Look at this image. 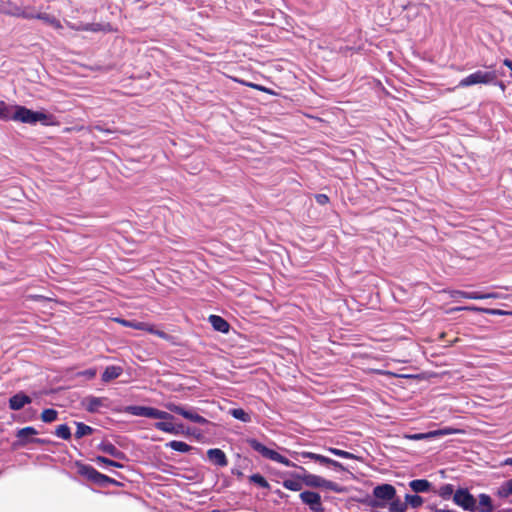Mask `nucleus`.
<instances>
[{
  "mask_svg": "<svg viewBox=\"0 0 512 512\" xmlns=\"http://www.w3.org/2000/svg\"><path fill=\"white\" fill-rule=\"evenodd\" d=\"M288 475L290 478L282 482L283 487L295 492L301 491L304 484L301 478H297V476H301V473H288Z\"/></svg>",
  "mask_w": 512,
  "mask_h": 512,
  "instance_id": "6ab92c4d",
  "label": "nucleus"
},
{
  "mask_svg": "<svg viewBox=\"0 0 512 512\" xmlns=\"http://www.w3.org/2000/svg\"><path fill=\"white\" fill-rule=\"evenodd\" d=\"M207 458L208 460L218 466V467H225L228 465V459L226 457V454L223 450L219 448H211L207 451Z\"/></svg>",
  "mask_w": 512,
  "mask_h": 512,
  "instance_id": "ddd939ff",
  "label": "nucleus"
},
{
  "mask_svg": "<svg viewBox=\"0 0 512 512\" xmlns=\"http://www.w3.org/2000/svg\"><path fill=\"white\" fill-rule=\"evenodd\" d=\"M328 451L330 453H332L333 455L335 456H338L340 458H344V459H356V456L351 453V452H348V451H345V450H341V449H338V448H334V447H330L328 449Z\"/></svg>",
  "mask_w": 512,
  "mask_h": 512,
  "instance_id": "ea45409f",
  "label": "nucleus"
},
{
  "mask_svg": "<svg viewBox=\"0 0 512 512\" xmlns=\"http://www.w3.org/2000/svg\"><path fill=\"white\" fill-rule=\"evenodd\" d=\"M500 466H512V457H508L501 461Z\"/></svg>",
  "mask_w": 512,
  "mask_h": 512,
  "instance_id": "864d4df0",
  "label": "nucleus"
},
{
  "mask_svg": "<svg viewBox=\"0 0 512 512\" xmlns=\"http://www.w3.org/2000/svg\"><path fill=\"white\" fill-rule=\"evenodd\" d=\"M126 412L138 417H147L151 419L173 420L174 416L166 411L159 410L150 406L131 405L126 407Z\"/></svg>",
  "mask_w": 512,
  "mask_h": 512,
  "instance_id": "423d86ee",
  "label": "nucleus"
},
{
  "mask_svg": "<svg viewBox=\"0 0 512 512\" xmlns=\"http://www.w3.org/2000/svg\"><path fill=\"white\" fill-rule=\"evenodd\" d=\"M467 295H468V292L467 291H462V290H452L450 292V296L454 299H457V298H465L467 299Z\"/></svg>",
  "mask_w": 512,
  "mask_h": 512,
  "instance_id": "37998d69",
  "label": "nucleus"
},
{
  "mask_svg": "<svg viewBox=\"0 0 512 512\" xmlns=\"http://www.w3.org/2000/svg\"><path fill=\"white\" fill-rule=\"evenodd\" d=\"M95 130H98V131H101V132H105V133H112L113 131L111 129H108V128H104L103 126L101 125H96L94 127Z\"/></svg>",
  "mask_w": 512,
  "mask_h": 512,
  "instance_id": "603ef678",
  "label": "nucleus"
},
{
  "mask_svg": "<svg viewBox=\"0 0 512 512\" xmlns=\"http://www.w3.org/2000/svg\"><path fill=\"white\" fill-rule=\"evenodd\" d=\"M405 502L407 503V507L410 506L413 509H418L422 506L424 499L418 494H406Z\"/></svg>",
  "mask_w": 512,
  "mask_h": 512,
  "instance_id": "7c9ffc66",
  "label": "nucleus"
},
{
  "mask_svg": "<svg viewBox=\"0 0 512 512\" xmlns=\"http://www.w3.org/2000/svg\"><path fill=\"white\" fill-rule=\"evenodd\" d=\"M373 498L367 500L372 508H385L387 504L397 495L396 488L388 483L375 486L372 491Z\"/></svg>",
  "mask_w": 512,
  "mask_h": 512,
  "instance_id": "f03ea898",
  "label": "nucleus"
},
{
  "mask_svg": "<svg viewBox=\"0 0 512 512\" xmlns=\"http://www.w3.org/2000/svg\"><path fill=\"white\" fill-rule=\"evenodd\" d=\"M456 490H454V486L452 484H444L442 485L438 491L437 494L443 499V500H449L451 497L453 498L454 493Z\"/></svg>",
  "mask_w": 512,
  "mask_h": 512,
  "instance_id": "2f4dec72",
  "label": "nucleus"
},
{
  "mask_svg": "<svg viewBox=\"0 0 512 512\" xmlns=\"http://www.w3.org/2000/svg\"><path fill=\"white\" fill-rule=\"evenodd\" d=\"M303 504L308 506L312 512H324L321 496L318 492L305 490L299 495Z\"/></svg>",
  "mask_w": 512,
  "mask_h": 512,
  "instance_id": "9b49d317",
  "label": "nucleus"
},
{
  "mask_svg": "<svg viewBox=\"0 0 512 512\" xmlns=\"http://www.w3.org/2000/svg\"><path fill=\"white\" fill-rule=\"evenodd\" d=\"M98 449L118 460H126V454L109 441H102Z\"/></svg>",
  "mask_w": 512,
  "mask_h": 512,
  "instance_id": "2eb2a0df",
  "label": "nucleus"
},
{
  "mask_svg": "<svg viewBox=\"0 0 512 512\" xmlns=\"http://www.w3.org/2000/svg\"><path fill=\"white\" fill-rule=\"evenodd\" d=\"M75 465L77 467V472L79 475L85 477L87 480L91 481L92 483H95V481L97 480L99 471H97L93 466L79 462V461H77L75 463Z\"/></svg>",
  "mask_w": 512,
  "mask_h": 512,
  "instance_id": "dca6fc26",
  "label": "nucleus"
},
{
  "mask_svg": "<svg viewBox=\"0 0 512 512\" xmlns=\"http://www.w3.org/2000/svg\"><path fill=\"white\" fill-rule=\"evenodd\" d=\"M230 415L244 423L251 422V415L242 408H233L229 411Z\"/></svg>",
  "mask_w": 512,
  "mask_h": 512,
  "instance_id": "c85d7f7f",
  "label": "nucleus"
},
{
  "mask_svg": "<svg viewBox=\"0 0 512 512\" xmlns=\"http://www.w3.org/2000/svg\"><path fill=\"white\" fill-rule=\"evenodd\" d=\"M479 505H477L478 509L476 511L478 512H493L494 511V505L492 503V499L490 495L486 493H481L478 496Z\"/></svg>",
  "mask_w": 512,
  "mask_h": 512,
  "instance_id": "5701e85b",
  "label": "nucleus"
},
{
  "mask_svg": "<svg viewBox=\"0 0 512 512\" xmlns=\"http://www.w3.org/2000/svg\"><path fill=\"white\" fill-rule=\"evenodd\" d=\"M409 487L415 494L428 493L432 489V483L427 479H414L409 482Z\"/></svg>",
  "mask_w": 512,
  "mask_h": 512,
  "instance_id": "412c9836",
  "label": "nucleus"
},
{
  "mask_svg": "<svg viewBox=\"0 0 512 512\" xmlns=\"http://www.w3.org/2000/svg\"><path fill=\"white\" fill-rule=\"evenodd\" d=\"M297 478H301L303 484L307 487L324 488L336 493L341 492V488L337 483L327 480L319 475L309 473L307 470H303L301 476H297Z\"/></svg>",
  "mask_w": 512,
  "mask_h": 512,
  "instance_id": "0eeeda50",
  "label": "nucleus"
},
{
  "mask_svg": "<svg viewBox=\"0 0 512 512\" xmlns=\"http://www.w3.org/2000/svg\"><path fill=\"white\" fill-rule=\"evenodd\" d=\"M0 120L14 121V105H9L4 101H0Z\"/></svg>",
  "mask_w": 512,
  "mask_h": 512,
  "instance_id": "b1692460",
  "label": "nucleus"
},
{
  "mask_svg": "<svg viewBox=\"0 0 512 512\" xmlns=\"http://www.w3.org/2000/svg\"><path fill=\"white\" fill-rule=\"evenodd\" d=\"M24 7L9 3L7 7L3 9V12L9 16L20 18L21 12Z\"/></svg>",
  "mask_w": 512,
  "mask_h": 512,
  "instance_id": "4c0bfd02",
  "label": "nucleus"
},
{
  "mask_svg": "<svg viewBox=\"0 0 512 512\" xmlns=\"http://www.w3.org/2000/svg\"><path fill=\"white\" fill-rule=\"evenodd\" d=\"M171 421L172 420H164V421L156 422L154 424V427H155V429H157L159 431H162V432H165L168 434H172V432H175V429H174V424Z\"/></svg>",
  "mask_w": 512,
  "mask_h": 512,
  "instance_id": "f704fd0d",
  "label": "nucleus"
},
{
  "mask_svg": "<svg viewBox=\"0 0 512 512\" xmlns=\"http://www.w3.org/2000/svg\"><path fill=\"white\" fill-rule=\"evenodd\" d=\"M512 512V511H511Z\"/></svg>",
  "mask_w": 512,
  "mask_h": 512,
  "instance_id": "680f3d73",
  "label": "nucleus"
},
{
  "mask_svg": "<svg viewBox=\"0 0 512 512\" xmlns=\"http://www.w3.org/2000/svg\"><path fill=\"white\" fill-rule=\"evenodd\" d=\"M175 432H172L173 435H178L184 433V425L183 424H174Z\"/></svg>",
  "mask_w": 512,
  "mask_h": 512,
  "instance_id": "09e8293b",
  "label": "nucleus"
},
{
  "mask_svg": "<svg viewBox=\"0 0 512 512\" xmlns=\"http://www.w3.org/2000/svg\"><path fill=\"white\" fill-rule=\"evenodd\" d=\"M249 480L258 485L259 487L261 488H264V489H269L270 488V485L268 483V481L265 479V477L263 475H261L260 473H255V474H252L250 477H249Z\"/></svg>",
  "mask_w": 512,
  "mask_h": 512,
  "instance_id": "e433bc0d",
  "label": "nucleus"
},
{
  "mask_svg": "<svg viewBox=\"0 0 512 512\" xmlns=\"http://www.w3.org/2000/svg\"><path fill=\"white\" fill-rule=\"evenodd\" d=\"M503 64L512 71V60L506 58L503 60Z\"/></svg>",
  "mask_w": 512,
  "mask_h": 512,
  "instance_id": "5fc2aeb1",
  "label": "nucleus"
},
{
  "mask_svg": "<svg viewBox=\"0 0 512 512\" xmlns=\"http://www.w3.org/2000/svg\"><path fill=\"white\" fill-rule=\"evenodd\" d=\"M38 12H35L34 9L30 8V7H24L22 12H21V15H20V18H23V19H36V16Z\"/></svg>",
  "mask_w": 512,
  "mask_h": 512,
  "instance_id": "a19ab883",
  "label": "nucleus"
},
{
  "mask_svg": "<svg viewBox=\"0 0 512 512\" xmlns=\"http://www.w3.org/2000/svg\"><path fill=\"white\" fill-rule=\"evenodd\" d=\"M500 295L498 293H484V299H498Z\"/></svg>",
  "mask_w": 512,
  "mask_h": 512,
  "instance_id": "3c124183",
  "label": "nucleus"
},
{
  "mask_svg": "<svg viewBox=\"0 0 512 512\" xmlns=\"http://www.w3.org/2000/svg\"><path fill=\"white\" fill-rule=\"evenodd\" d=\"M83 31L96 32L99 30V24L88 23L81 27Z\"/></svg>",
  "mask_w": 512,
  "mask_h": 512,
  "instance_id": "49530a36",
  "label": "nucleus"
},
{
  "mask_svg": "<svg viewBox=\"0 0 512 512\" xmlns=\"http://www.w3.org/2000/svg\"><path fill=\"white\" fill-rule=\"evenodd\" d=\"M97 374V371L95 368H89L82 372H80V375L84 376L87 379H93Z\"/></svg>",
  "mask_w": 512,
  "mask_h": 512,
  "instance_id": "c03bdc74",
  "label": "nucleus"
},
{
  "mask_svg": "<svg viewBox=\"0 0 512 512\" xmlns=\"http://www.w3.org/2000/svg\"><path fill=\"white\" fill-rule=\"evenodd\" d=\"M247 444L251 449L259 453L263 458L275 461L277 463H281L286 467H297L296 463L292 462L291 460L281 455L277 451L265 446L263 443H261L255 438H248Z\"/></svg>",
  "mask_w": 512,
  "mask_h": 512,
  "instance_id": "20e7f679",
  "label": "nucleus"
},
{
  "mask_svg": "<svg viewBox=\"0 0 512 512\" xmlns=\"http://www.w3.org/2000/svg\"><path fill=\"white\" fill-rule=\"evenodd\" d=\"M247 86L251 87V88H254L256 90H259V91H267V89L259 84H253V83H246Z\"/></svg>",
  "mask_w": 512,
  "mask_h": 512,
  "instance_id": "8fccbe9b",
  "label": "nucleus"
},
{
  "mask_svg": "<svg viewBox=\"0 0 512 512\" xmlns=\"http://www.w3.org/2000/svg\"><path fill=\"white\" fill-rule=\"evenodd\" d=\"M54 434L63 440H69L72 436L71 429L67 424H60L56 427Z\"/></svg>",
  "mask_w": 512,
  "mask_h": 512,
  "instance_id": "473e14b6",
  "label": "nucleus"
},
{
  "mask_svg": "<svg viewBox=\"0 0 512 512\" xmlns=\"http://www.w3.org/2000/svg\"><path fill=\"white\" fill-rule=\"evenodd\" d=\"M291 457L299 462L306 463L305 460L308 459V460H311L314 463H316L320 466H323V467L334 468V469L340 470V471H346V468L343 466L342 463H340L336 460H333L329 457L323 456L321 454L314 453V452L294 451V452H291Z\"/></svg>",
  "mask_w": 512,
  "mask_h": 512,
  "instance_id": "7ed1b4c3",
  "label": "nucleus"
},
{
  "mask_svg": "<svg viewBox=\"0 0 512 512\" xmlns=\"http://www.w3.org/2000/svg\"><path fill=\"white\" fill-rule=\"evenodd\" d=\"M38 431L32 427L27 426L22 429H19L16 433V437L18 438V445L19 446H26L29 443L38 444V445H44L49 444L51 441L49 439L44 438H33L31 436L37 435Z\"/></svg>",
  "mask_w": 512,
  "mask_h": 512,
  "instance_id": "9d476101",
  "label": "nucleus"
},
{
  "mask_svg": "<svg viewBox=\"0 0 512 512\" xmlns=\"http://www.w3.org/2000/svg\"><path fill=\"white\" fill-rule=\"evenodd\" d=\"M168 411L181 415L185 419L200 425H206L209 421L197 413V408L191 406H184L176 404L174 402H168L165 404Z\"/></svg>",
  "mask_w": 512,
  "mask_h": 512,
  "instance_id": "39448f33",
  "label": "nucleus"
},
{
  "mask_svg": "<svg viewBox=\"0 0 512 512\" xmlns=\"http://www.w3.org/2000/svg\"><path fill=\"white\" fill-rule=\"evenodd\" d=\"M82 404L89 413H97L100 412L101 408H108L109 399L90 395L83 399Z\"/></svg>",
  "mask_w": 512,
  "mask_h": 512,
  "instance_id": "f8f14e48",
  "label": "nucleus"
},
{
  "mask_svg": "<svg viewBox=\"0 0 512 512\" xmlns=\"http://www.w3.org/2000/svg\"><path fill=\"white\" fill-rule=\"evenodd\" d=\"M14 121L29 125L40 123L43 126L57 124L56 117L53 114L44 111H34L22 105H14Z\"/></svg>",
  "mask_w": 512,
  "mask_h": 512,
  "instance_id": "f257e3e1",
  "label": "nucleus"
},
{
  "mask_svg": "<svg viewBox=\"0 0 512 512\" xmlns=\"http://www.w3.org/2000/svg\"><path fill=\"white\" fill-rule=\"evenodd\" d=\"M209 322L215 331L221 333L229 332L230 324L223 317L219 315H210Z\"/></svg>",
  "mask_w": 512,
  "mask_h": 512,
  "instance_id": "4be33fe9",
  "label": "nucleus"
},
{
  "mask_svg": "<svg viewBox=\"0 0 512 512\" xmlns=\"http://www.w3.org/2000/svg\"><path fill=\"white\" fill-rule=\"evenodd\" d=\"M115 321L120 323L124 327L134 328V329H137V330H144L145 329V325H146L143 322H138V321H133V320H126V319H123V318H116Z\"/></svg>",
  "mask_w": 512,
  "mask_h": 512,
  "instance_id": "72a5a7b5",
  "label": "nucleus"
},
{
  "mask_svg": "<svg viewBox=\"0 0 512 512\" xmlns=\"http://www.w3.org/2000/svg\"><path fill=\"white\" fill-rule=\"evenodd\" d=\"M494 495L501 500H508L512 504V478L502 482L497 487Z\"/></svg>",
  "mask_w": 512,
  "mask_h": 512,
  "instance_id": "f3484780",
  "label": "nucleus"
},
{
  "mask_svg": "<svg viewBox=\"0 0 512 512\" xmlns=\"http://www.w3.org/2000/svg\"><path fill=\"white\" fill-rule=\"evenodd\" d=\"M157 334H158L159 336H161V337H163V336H164V332H157Z\"/></svg>",
  "mask_w": 512,
  "mask_h": 512,
  "instance_id": "052dcab7",
  "label": "nucleus"
},
{
  "mask_svg": "<svg viewBox=\"0 0 512 512\" xmlns=\"http://www.w3.org/2000/svg\"><path fill=\"white\" fill-rule=\"evenodd\" d=\"M459 310L477 311V312H482V313H485L488 315H493V316H502V315L508 314V312L501 310V309L481 308V307H476V306H468V307H464V308H459Z\"/></svg>",
  "mask_w": 512,
  "mask_h": 512,
  "instance_id": "393cba45",
  "label": "nucleus"
},
{
  "mask_svg": "<svg viewBox=\"0 0 512 512\" xmlns=\"http://www.w3.org/2000/svg\"><path fill=\"white\" fill-rule=\"evenodd\" d=\"M109 485H113V486H121V483L118 482L117 480L111 478V482H108V486Z\"/></svg>",
  "mask_w": 512,
  "mask_h": 512,
  "instance_id": "6e6d98bb",
  "label": "nucleus"
},
{
  "mask_svg": "<svg viewBox=\"0 0 512 512\" xmlns=\"http://www.w3.org/2000/svg\"><path fill=\"white\" fill-rule=\"evenodd\" d=\"M388 510L389 512H406L407 511V503L404 501H401L397 495L393 500H391L388 504Z\"/></svg>",
  "mask_w": 512,
  "mask_h": 512,
  "instance_id": "bb28decb",
  "label": "nucleus"
},
{
  "mask_svg": "<svg viewBox=\"0 0 512 512\" xmlns=\"http://www.w3.org/2000/svg\"><path fill=\"white\" fill-rule=\"evenodd\" d=\"M315 201L319 205H326L329 202V197L326 194H316L315 195Z\"/></svg>",
  "mask_w": 512,
  "mask_h": 512,
  "instance_id": "a18cd8bd",
  "label": "nucleus"
},
{
  "mask_svg": "<svg viewBox=\"0 0 512 512\" xmlns=\"http://www.w3.org/2000/svg\"><path fill=\"white\" fill-rule=\"evenodd\" d=\"M76 424V433H75V437L77 439H80L84 436H88V435H91L94 431V428H92L91 426L89 425H86L85 423L83 422H75Z\"/></svg>",
  "mask_w": 512,
  "mask_h": 512,
  "instance_id": "c756f323",
  "label": "nucleus"
},
{
  "mask_svg": "<svg viewBox=\"0 0 512 512\" xmlns=\"http://www.w3.org/2000/svg\"><path fill=\"white\" fill-rule=\"evenodd\" d=\"M467 299H475V300L484 299V293L468 292Z\"/></svg>",
  "mask_w": 512,
  "mask_h": 512,
  "instance_id": "de8ad7c7",
  "label": "nucleus"
},
{
  "mask_svg": "<svg viewBox=\"0 0 512 512\" xmlns=\"http://www.w3.org/2000/svg\"><path fill=\"white\" fill-rule=\"evenodd\" d=\"M58 417V412L53 408L44 409L41 413V420L45 423H52Z\"/></svg>",
  "mask_w": 512,
  "mask_h": 512,
  "instance_id": "c9c22d12",
  "label": "nucleus"
},
{
  "mask_svg": "<svg viewBox=\"0 0 512 512\" xmlns=\"http://www.w3.org/2000/svg\"><path fill=\"white\" fill-rule=\"evenodd\" d=\"M97 464H103L105 466L115 467V468H123L124 465L118 461L111 460L104 456H97L95 458Z\"/></svg>",
  "mask_w": 512,
  "mask_h": 512,
  "instance_id": "58836bf2",
  "label": "nucleus"
},
{
  "mask_svg": "<svg viewBox=\"0 0 512 512\" xmlns=\"http://www.w3.org/2000/svg\"><path fill=\"white\" fill-rule=\"evenodd\" d=\"M277 495H279L281 498L284 496V494L280 491V490H277L276 491Z\"/></svg>",
  "mask_w": 512,
  "mask_h": 512,
  "instance_id": "bf43d9fd",
  "label": "nucleus"
},
{
  "mask_svg": "<svg viewBox=\"0 0 512 512\" xmlns=\"http://www.w3.org/2000/svg\"><path fill=\"white\" fill-rule=\"evenodd\" d=\"M123 374V368L117 365H110L105 368L101 375V380L104 383H109L110 381L120 377Z\"/></svg>",
  "mask_w": 512,
  "mask_h": 512,
  "instance_id": "aec40b11",
  "label": "nucleus"
},
{
  "mask_svg": "<svg viewBox=\"0 0 512 512\" xmlns=\"http://www.w3.org/2000/svg\"><path fill=\"white\" fill-rule=\"evenodd\" d=\"M496 79L495 72L477 70L461 79L458 87H469L476 84H491Z\"/></svg>",
  "mask_w": 512,
  "mask_h": 512,
  "instance_id": "6e6552de",
  "label": "nucleus"
},
{
  "mask_svg": "<svg viewBox=\"0 0 512 512\" xmlns=\"http://www.w3.org/2000/svg\"><path fill=\"white\" fill-rule=\"evenodd\" d=\"M295 468L297 469V471H294L293 473H303V470H306L304 467L299 465H297V467Z\"/></svg>",
  "mask_w": 512,
  "mask_h": 512,
  "instance_id": "4d7b16f0",
  "label": "nucleus"
},
{
  "mask_svg": "<svg viewBox=\"0 0 512 512\" xmlns=\"http://www.w3.org/2000/svg\"><path fill=\"white\" fill-rule=\"evenodd\" d=\"M108 482H111V477L99 472V474L97 476V480L95 481L94 484H96L100 487H107Z\"/></svg>",
  "mask_w": 512,
  "mask_h": 512,
  "instance_id": "79ce46f5",
  "label": "nucleus"
},
{
  "mask_svg": "<svg viewBox=\"0 0 512 512\" xmlns=\"http://www.w3.org/2000/svg\"><path fill=\"white\" fill-rule=\"evenodd\" d=\"M36 16V19H39V20H42L43 22L53 26L54 28L56 29H61L62 28V25L60 23V21L55 18L54 16L48 14V13H41V12H38Z\"/></svg>",
  "mask_w": 512,
  "mask_h": 512,
  "instance_id": "cd10ccee",
  "label": "nucleus"
},
{
  "mask_svg": "<svg viewBox=\"0 0 512 512\" xmlns=\"http://www.w3.org/2000/svg\"><path fill=\"white\" fill-rule=\"evenodd\" d=\"M497 83H498V85L500 86V88H501L502 90H504V89H505V85H504V83H503V82L499 81V82H497Z\"/></svg>",
  "mask_w": 512,
  "mask_h": 512,
  "instance_id": "13d9d810",
  "label": "nucleus"
},
{
  "mask_svg": "<svg viewBox=\"0 0 512 512\" xmlns=\"http://www.w3.org/2000/svg\"><path fill=\"white\" fill-rule=\"evenodd\" d=\"M450 433L451 432L449 429H439V430L429 431V432H425V433L409 434V435H406V438L409 440H413V441L429 440V439L435 438L437 436L448 435Z\"/></svg>",
  "mask_w": 512,
  "mask_h": 512,
  "instance_id": "a211bd4d",
  "label": "nucleus"
},
{
  "mask_svg": "<svg viewBox=\"0 0 512 512\" xmlns=\"http://www.w3.org/2000/svg\"><path fill=\"white\" fill-rule=\"evenodd\" d=\"M166 446L180 453H188L193 449V447L187 444L186 442L177 440H172L168 442Z\"/></svg>",
  "mask_w": 512,
  "mask_h": 512,
  "instance_id": "a878e982",
  "label": "nucleus"
},
{
  "mask_svg": "<svg viewBox=\"0 0 512 512\" xmlns=\"http://www.w3.org/2000/svg\"><path fill=\"white\" fill-rule=\"evenodd\" d=\"M31 401V397L21 391L10 397L9 408L11 410L18 411L22 409L26 404H30Z\"/></svg>",
  "mask_w": 512,
  "mask_h": 512,
  "instance_id": "4468645a",
  "label": "nucleus"
},
{
  "mask_svg": "<svg viewBox=\"0 0 512 512\" xmlns=\"http://www.w3.org/2000/svg\"><path fill=\"white\" fill-rule=\"evenodd\" d=\"M453 502L465 511L476 512L477 500L467 488H458L453 496Z\"/></svg>",
  "mask_w": 512,
  "mask_h": 512,
  "instance_id": "1a4fd4ad",
  "label": "nucleus"
}]
</instances>
